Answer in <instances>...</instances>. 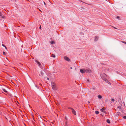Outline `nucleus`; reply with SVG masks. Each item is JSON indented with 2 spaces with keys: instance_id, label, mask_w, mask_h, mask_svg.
Segmentation results:
<instances>
[{
  "instance_id": "nucleus-5",
  "label": "nucleus",
  "mask_w": 126,
  "mask_h": 126,
  "mask_svg": "<svg viewBox=\"0 0 126 126\" xmlns=\"http://www.w3.org/2000/svg\"><path fill=\"white\" fill-rule=\"evenodd\" d=\"M80 71L81 73H83L86 72V71H85V69H80Z\"/></svg>"
},
{
  "instance_id": "nucleus-14",
  "label": "nucleus",
  "mask_w": 126,
  "mask_h": 126,
  "mask_svg": "<svg viewBox=\"0 0 126 126\" xmlns=\"http://www.w3.org/2000/svg\"><path fill=\"white\" fill-rule=\"evenodd\" d=\"M50 43L51 44H53L55 43L53 41H50Z\"/></svg>"
},
{
  "instance_id": "nucleus-21",
  "label": "nucleus",
  "mask_w": 126,
  "mask_h": 126,
  "mask_svg": "<svg viewBox=\"0 0 126 126\" xmlns=\"http://www.w3.org/2000/svg\"><path fill=\"white\" fill-rule=\"evenodd\" d=\"M3 54L4 55H6V53H5L4 52H3Z\"/></svg>"
},
{
  "instance_id": "nucleus-4",
  "label": "nucleus",
  "mask_w": 126,
  "mask_h": 126,
  "mask_svg": "<svg viewBox=\"0 0 126 126\" xmlns=\"http://www.w3.org/2000/svg\"><path fill=\"white\" fill-rule=\"evenodd\" d=\"M85 71L86 72V73H91V71L90 69H85Z\"/></svg>"
},
{
  "instance_id": "nucleus-7",
  "label": "nucleus",
  "mask_w": 126,
  "mask_h": 126,
  "mask_svg": "<svg viewBox=\"0 0 126 126\" xmlns=\"http://www.w3.org/2000/svg\"><path fill=\"white\" fill-rule=\"evenodd\" d=\"M64 59L68 61H70V59L69 58L66 56L64 57Z\"/></svg>"
},
{
  "instance_id": "nucleus-19",
  "label": "nucleus",
  "mask_w": 126,
  "mask_h": 126,
  "mask_svg": "<svg viewBox=\"0 0 126 126\" xmlns=\"http://www.w3.org/2000/svg\"><path fill=\"white\" fill-rule=\"evenodd\" d=\"M121 42L123 43H124L125 44H126V42L122 41Z\"/></svg>"
},
{
  "instance_id": "nucleus-9",
  "label": "nucleus",
  "mask_w": 126,
  "mask_h": 126,
  "mask_svg": "<svg viewBox=\"0 0 126 126\" xmlns=\"http://www.w3.org/2000/svg\"><path fill=\"white\" fill-rule=\"evenodd\" d=\"M100 110L101 111L103 112L104 113H106V111L103 108L102 109H101Z\"/></svg>"
},
{
  "instance_id": "nucleus-10",
  "label": "nucleus",
  "mask_w": 126,
  "mask_h": 126,
  "mask_svg": "<svg viewBox=\"0 0 126 126\" xmlns=\"http://www.w3.org/2000/svg\"><path fill=\"white\" fill-rule=\"evenodd\" d=\"M44 73L42 71H41L40 72V74H39V75L40 76H42L43 75Z\"/></svg>"
},
{
  "instance_id": "nucleus-15",
  "label": "nucleus",
  "mask_w": 126,
  "mask_h": 126,
  "mask_svg": "<svg viewBox=\"0 0 126 126\" xmlns=\"http://www.w3.org/2000/svg\"><path fill=\"white\" fill-rule=\"evenodd\" d=\"M95 113L96 114H98L99 113V112L97 111H95Z\"/></svg>"
},
{
  "instance_id": "nucleus-34",
  "label": "nucleus",
  "mask_w": 126,
  "mask_h": 126,
  "mask_svg": "<svg viewBox=\"0 0 126 126\" xmlns=\"http://www.w3.org/2000/svg\"><path fill=\"white\" fill-rule=\"evenodd\" d=\"M71 108H69L70 109H71Z\"/></svg>"
},
{
  "instance_id": "nucleus-25",
  "label": "nucleus",
  "mask_w": 126,
  "mask_h": 126,
  "mask_svg": "<svg viewBox=\"0 0 126 126\" xmlns=\"http://www.w3.org/2000/svg\"><path fill=\"white\" fill-rule=\"evenodd\" d=\"M41 26L40 25V27H39V29H41Z\"/></svg>"
},
{
  "instance_id": "nucleus-12",
  "label": "nucleus",
  "mask_w": 126,
  "mask_h": 126,
  "mask_svg": "<svg viewBox=\"0 0 126 126\" xmlns=\"http://www.w3.org/2000/svg\"><path fill=\"white\" fill-rule=\"evenodd\" d=\"M51 56L52 57L55 58V56L53 54H52L51 55Z\"/></svg>"
},
{
  "instance_id": "nucleus-11",
  "label": "nucleus",
  "mask_w": 126,
  "mask_h": 126,
  "mask_svg": "<svg viewBox=\"0 0 126 126\" xmlns=\"http://www.w3.org/2000/svg\"><path fill=\"white\" fill-rule=\"evenodd\" d=\"M98 98L99 99H101L102 98V96L100 95L98 96Z\"/></svg>"
},
{
  "instance_id": "nucleus-24",
  "label": "nucleus",
  "mask_w": 126,
  "mask_h": 126,
  "mask_svg": "<svg viewBox=\"0 0 126 126\" xmlns=\"http://www.w3.org/2000/svg\"><path fill=\"white\" fill-rule=\"evenodd\" d=\"M119 16H117V19H119Z\"/></svg>"
},
{
  "instance_id": "nucleus-18",
  "label": "nucleus",
  "mask_w": 126,
  "mask_h": 126,
  "mask_svg": "<svg viewBox=\"0 0 126 126\" xmlns=\"http://www.w3.org/2000/svg\"><path fill=\"white\" fill-rule=\"evenodd\" d=\"M111 100L112 101V102H114L115 100H114V99H111Z\"/></svg>"
},
{
  "instance_id": "nucleus-16",
  "label": "nucleus",
  "mask_w": 126,
  "mask_h": 126,
  "mask_svg": "<svg viewBox=\"0 0 126 126\" xmlns=\"http://www.w3.org/2000/svg\"><path fill=\"white\" fill-rule=\"evenodd\" d=\"M3 91L6 93H7V91L5 89H3Z\"/></svg>"
},
{
  "instance_id": "nucleus-6",
  "label": "nucleus",
  "mask_w": 126,
  "mask_h": 126,
  "mask_svg": "<svg viewBox=\"0 0 126 126\" xmlns=\"http://www.w3.org/2000/svg\"><path fill=\"white\" fill-rule=\"evenodd\" d=\"M71 109L72 110V112L75 115H76V112L72 108H71Z\"/></svg>"
},
{
  "instance_id": "nucleus-1",
  "label": "nucleus",
  "mask_w": 126,
  "mask_h": 126,
  "mask_svg": "<svg viewBox=\"0 0 126 126\" xmlns=\"http://www.w3.org/2000/svg\"><path fill=\"white\" fill-rule=\"evenodd\" d=\"M101 77L102 79L104 80L106 82H107L109 83V82H109L106 79V77L107 76L106 75L103 74H102L101 75Z\"/></svg>"
},
{
  "instance_id": "nucleus-13",
  "label": "nucleus",
  "mask_w": 126,
  "mask_h": 126,
  "mask_svg": "<svg viewBox=\"0 0 126 126\" xmlns=\"http://www.w3.org/2000/svg\"><path fill=\"white\" fill-rule=\"evenodd\" d=\"M107 122L108 123H110V120L109 119L107 120Z\"/></svg>"
},
{
  "instance_id": "nucleus-32",
  "label": "nucleus",
  "mask_w": 126,
  "mask_h": 126,
  "mask_svg": "<svg viewBox=\"0 0 126 126\" xmlns=\"http://www.w3.org/2000/svg\"><path fill=\"white\" fill-rule=\"evenodd\" d=\"M114 28L115 29H117V28H116L115 27H114Z\"/></svg>"
},
{
  "instance_id": "nucleus-3",
  "label": "nucleus",
  "mask_w": 126,
  "mask_h": 126,
  "mask_svg": "<svg viewBox=\"0 0 126 126\" xmlns=\"http://www.w3.org/2000/svg\"><path fill=\"white\" fill-rule=\"evenodd\" d=\"M4 14V13L3 12L1 13L0 12V17L1 18H4L5 16L3 15V14Z\"/></svg>"
},
{
  "instance_id": "nucleus-30",
  "label": "nucleus",
  "mask_w": 126,
  "mask_h": 126,
  "mask_svg": "<svg viewBox=\"0 0 126 126\" xmlns=\"http://www.w3.org/2000/svg\"><path fill=\"white\" fill-rule=\"evenodd\" d=\"M87 81L88 82H89V79H88V80H87Z\"/></svg>"
},
{
  "instance_id": "nucleus-20",
  "label": "nucleus",
  "mask_w": 126,
  "mask_h": 126,
  "mask_svg": "<svg viewBox=\"0 0 126 126\" xmlns=\"http://www.w3.org/2000/svg\"><path fill=\"white\" fill-rule=\"evenodd\" d=\"M123 118L124 119H126V116H124Z\"/></svg>"
},
{
  "instance_id": "nucleus-35",
  "label": "nucleus",
  "mask_w": 126,
  "mask_h": 126,
  "mask_svg": "<svg viewBox=\"0 0 126 126\" xmlns=\"http://www.w3.org/2000/svg\"><path fill=\"white\" fill-rule=\"evenodd\" d=\"M65 119H66V118H65Z\"/></svg>"
},
{
  "instance_id": "nucleus-33",
  "label": "nucleus",
  "mask_w": 126,
  "mask_h": 126,
  "mask_svg": "<svg viewBox=\"0 0 126 126\" xmlns=\"http://www.w3.org/2000/svg\"><path fill=\"white\" fill-rule=\"evenodd\" d=\"M1 114V112H0V114Z\"/></svg>"
},
{
  "instance_id": "nucleus-28",
  "label": "nucleus",
  "mask_w": 126,
  "mask_h": 126,
  "mask_svg": "<svg viewBox=\"0 0 126 126\" xmlns=\"http://www.w3.org/2000/svg\"><path fill=\"white\" fill-rule=\"evenodd\" d=\"M47 80H49V78H47Z\"/></svg>"
},
{
  "instance_id": "nucleus-29",
  "label": "nucleus",
  "mask_w": 126,
  "mask_h": 126,
  "mask_svg": "<svg viewBox=\"0 0 126 126\" xmlns=\"http://www.w3.org/2000/svg\"><path fill=\"white\" fill-rule=\"evenodd\" d=\"M88 103L89 104L90 103V102L89 101H88Z\"/></svg>"
},
{
  "instance_id": "nucleus-26",
  "label": "nucleus",
  "mask_w": 126,
  "mask_h": 126,
  "mask_svg": "<svg viewBox=\"0 0 126 126\" xmlns=\"http://www.w3.org/2000/svg\"><path fill=\"white\" fill-rule=\"evenodd\" d=\"M44 5H46V3H45V2H44Z\"/></svg>"
},
{
  "instance_id": "nucleus-31",
  "label": "nucleus",
  "mask_w": 126,
  "mask_h": 126,
  "mask_svg": "<svg viewBox=\"0 0 126 126\" xmlns=\"http://www.w3.org/2000/svg\"><path fill=\"white\" fill-rule=\"evenodd\" d=\"M70 68H71V69H72V67H70Z\"/></svg>"
},
{
  "instance_id": "nucleus-8",
  "label": "nucleus",
  "mask_w": 126,
  "mask_h": 126,
  "mask_svg": "<svg viewBox=\"0 0 126 126\" xmlns=\"http://www.w3.org/2000/svg\"><path fill=\"white\" fill-rule=\"evenodd\" d=\"M98 38H99V37L98 36H96L95 37V39H94V41H97L98 40Z\"/></svg>"
},
{
  "instance_id": "nucleus-22",
  "label": "nucleus",
  "mask_w": 126,
  "mask_h": 126,
  "mask_svg": "<svg viewBox=\"0 0 126 126\" xmlns=\"http://www.w3.org/2000/svg\"><path fill=\"white\" fill-rule=\"evenodd\" d=\"M118 108L120 109H121V107L120 106H118Z\"/></svg>"
},
{
  "instance_id": "nucleus-17",
  "label": "nucleus",
  "mask_w": 126,
  "mask_h": 126,
  "mask_svg": "<svg viewBox=\"0 0 126 126\" xmlns=\"http://www.w3.org/2000/svg\"><path fill=\"white\" fill-rule=\"evenodd\" d=\"M37 63L39 64V65H41V64L39 62H37Z\"/></svg>"
},
{
  "instance_id": "nucleus-23",
  "label": "nucleus",
  "mask_w": 126,
  "mask_h": 126,
  "mask_svg": "<svg viewBox=\"0 0 126 126\" xmlns=\"http://www.w3.org/2000/svg\"><path fill=\"white\" fill-rule=\"evenodd\" d=\"M2 45L3 46L5 47V45L4 44H2Z\"/></svg>"
},
{
  "instance_id": "nucleus-2",
  "label": "nucleus",
  "mask_w": 126,
  "mask_h": 126,
  "mask_svg": "<svg viewBox=\"0 0 126 126\" xmlns=\"http://www.w3.org/2000/svg\"><path fill=\"white\" fill-rule=\"evenodd\" d=\"M52 87L53 90H56V84L53 82H52L51 83Z\"/></svg>"
},
{
  "instance_id": "nucleus-27",
  "label": "nucleus",
  "mask_w": 126,
  "mask_h": 126,
  "mask_svg": "<svg viewBox=\"0 0 126 126\" xmlns=\"http://www.w3.org/2000/svg\"><path fill=\"white\" fill-rule=\"evenodd\" d=\"M5 48L6 49H7V48L5 46Z\"/></svg>"
}]
</instances>
